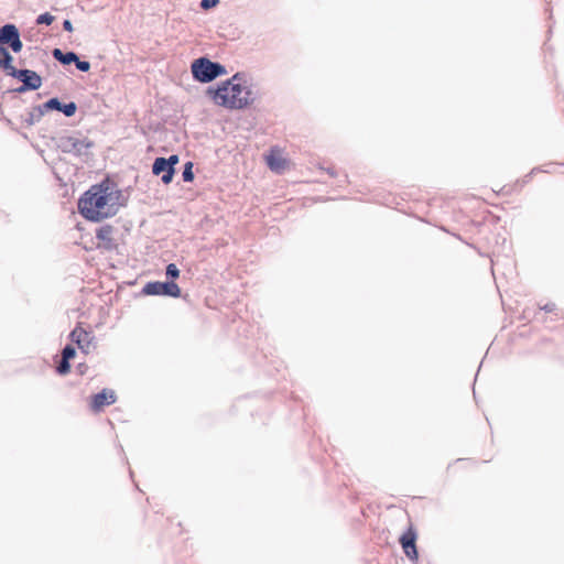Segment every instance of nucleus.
<instances>
[{
  "label": "nucleus",
  "instance_id": "nucleus-8",
  "mask_svg": "<svg viewBox=\"0 0 564 564\" xmlns=\"http://www.w3.org/2000/svg\"><path fill=\"white\" fill-rule=\"evenodd\" d=\"M399 542L406 557L412 562H417L419 552L416 549V532L413 527H409V529L400 536Z\"/></svg>",
  "mask_w": 564,
  "mask_h": 564
},
{
  "label": "nucleus",
  "instance_id": "nucleus-21",
  "mask_svg": "<svg viewBox=\"0 0 564 564\" xmlns=\"http://www.w3.org/2000/svg\"><path fill=\"white\" fill-rule=\"evenodd\" d=\"M54 19H55V18H54L51 13H48V12H44V13L40 14V15L36 18V21H35V22H36V24H37V25H42V24H44V25H50V24H52V22L54 21Z\"/></svg>",
  "mask_w": 564,
  "mask_h": 564
},
{
  "label": "nucleus",
  "instance_id": "nucleus-9",
  "mask_svg": "<svg viewBox=\"0 0 564 564\" xmlns=\"http://www.w3.org/2000/svg\"><path fill=\"white\" fill-rule=\"evenodd\" d=\"M13 78L24 84L30 90H36L42 86V77L32 69L21 68L13 70Z\"/></svg>",
  "mask_w": 564,
  "mask_h": 564
},
{
  "label": "nucleus",
  "instance_id": "nucleus-18",
  "mask_svg": "<svg viewBox=\"0 0 564 564\" xmlns=\"http://www.w3.org/2000/svg\"><path fill=\"white\" fill-rule=\"evenodd\" d=\"M165 275L169 279V281H174L180 276V270L174 263H170L165 268Z\"/></svg>",
  "mask_w": 564,
  "mask_h": 564
},
{
  "label": "nucleus",
  "instance_id": "nucleus-14",
  "mask_svg": "<svg viewBox=\"0 0 564 564\" xmlns=\"http://www.w3.org/2000/svg\"><path fill=\"white\" fill-rule=\"evenodd\" d=\"M52 56L62 65H70L77 59V54L75 52H63L61 48H54L52 51Z\"/></svg>",
  "mask_w": 564,
  "mask_h": 564
},
{
  "label": "nucleus",
  "instance_id": "nucleus-10",
  "mask_svg": "<svg viewBox=\"0 0 564 564\" xmlns=\"http://www.w3.org/2000/svg\"><path fill=\"white\" fill-rule=\"evenodd\" d=\"M42 108H44L47 112L56 110L66 117H73L76 113L77 105L74 101L64 104L57 97H53L42 104Z\"/></svg>",
  "mask_w": 564,
  "mask_h": 564
},
{
  "label": "nucleus",
  "instance_id": "nucleus-4",
  "mask_svg": "<svg viewBox=\"0 0 564 564\" xmlns=\"http://www.w3.org/2000/svg\"><path fill=\"white\" fill-rule=\"evenodd\" d=\"M57 147L63 153L73 154L83 162H87L91 156L90 149L94 147V142L88 138L66 135L59 138Z\"/></svg>",
  "mask_w": 564,
  "mask_h": 564
},
{
  "label": "nucleus",
  "instance_id": "nucleus-24",
  "mask_svg": "<svg viewBox=\"0 0 564 564\" xmlns=\"http://www.w3.org/2000/svg\"><path fill=\"white\" fill-rule=\"evenodd\" d=\"M74 64H75L76 68L83 73H87L90 69V63L88 61L79 59L78 56Z\"/></svg>",
  "mask_w": 564,
  "mask_h": 564
},
{
  "label": "nucleus",
  "instance_id": "nucleus-5",
  "mask_svg": "<svg viewBox=\"0 0 564 564\" xmlns=\"http://www.w3.org/2000/svg\"><path fill=\"white\" fill-rule=\"evenodd\" d=\"M2 48L12 53H20L23 48L20 30L13 23H6L0 26V50Z\"/></svg>",
  "mask_w": 564,
  "mask_h": 564
},
{
  "label": "nucleus",
  "instance_id": "nucleus-6",
  "mask_svg": "<svg viewBox=\"0 0 564 564\" xmlns=\"http://www.w3.org/2000/svg\"><path fill=\"white\" fill-rule=\"evenodd\" d=\"M142 293L144 295L180 297L181 289L174 281H153L144 284Z\"/></svg>",
  "mask_w": 564,
  "mask_h": 564
},
{
  "label": "nucleus",
  "instance_id": "nucleus-15",
  "mask_svg": "<svg viewBox=\"0 0 564 564\" xmlns=\"http://www.w3.org/2000/svg\"><path fill=\"white\" fill-rule=\"evenodd\" d=\"M0 55L2 58V69L8 76L13 77V70H18V68L13 66L14 57L11 54V51L2 48L0 50Z\"/></svg>",
  "mask_w": 564,
  "mask_h": 564
},
{
  "label": "nucleus",
  "instance_id": "nucleus-12",
  "mask_svg": "<svg viewBox=\"0 0 564 564\" xmlns=\"http://www.w3.org/2000/svg\"><path fill=\"white\" fill-rule=\"evenodd\" d=\"M117 397L113 390L102 389L93 397L91 410L99 412L104 406L115 403Z\"/></svg>",
  "mask_w": 564,
  "mask_h": 564
},
{
  "label": "nucleus",
  "instance_id": "nucleus-16",
  "mask_svg": "<svg viewBox=\"0 0 564 564\" xmlns=\"http://www.w3.org/2000/svg\"><path fill=\"white\" fill-rule=\"evenodd\" d=\"M46 112L47 111L44 108H42V105L35 106L28 113L26 118L24 119V122L28 126H33L35 122H39Z\"/></svg>",
  "mask_w": 564,
  "mask_h": 564
},
{
  "label": "nucleus",
  "instance_id": "nucleus-13",
  "mask_svg": "<svg viewBox=\"0 0 564 564\" xmlns=\"http://www.w3.org/2000/svg\"><path fill=\"white\" fill-rule=\"evenodd\" d=\"M113 227L111 225H104L96 230V238L102 241L104 248L112 250L116 245L112 239Z\"/></svg>",
  "mask_w": 564,
  "mask_h": 564
},
{
  "label": "nucleus",
  "instance_id": "nucleus-7",
  "mask_svg": "<svg viewBox=\"0 0 564 564\" xmlns=\"http://www.w3.org/2000/svg\"><path fill=\"white\" fill-rule=\"evenodd\" d=\"M69 338L73 343H75L83 354H89L91 348H96V344L94 343V335L90 332L82 328L80 326H76L69 334Z\"/></svg>",
  "mask_w": 564,
  "mask_h": 564
},
{
  "label": "nucleus",
  "instance_id": "nucleus-23",
  "mask_svg": "<svg viewBox=\"0 0 564 564\" xmlns=\"http://www.w3.org/2000/svg\"><path fill=\"white\" fill-rule=\"evenodd\" d=\"M75 355H76V349H75V347H74V346H72V345H69V344H68V345H66V346L63 348V350H62V358H63V359H65V358H66V360H70V359H73V358L75 357Z\"/></svg>",
  "mask_w": 564,
  "mask_h": 564
},
{
  "label": "nucleus",
  "instance_id": "nucleus-26",
  "mask_svg": "<svg viewBox=\"0 0 564 564\" xmlns=\"http://www.w3.org/2000/svg\"><path fill=\"white\" fill-rule=\"evenodd\" d=\"M165 161H167L169 167L175 169V165L178 163L180 158L177 154H172L169 158H165Z\"/></svg>",
  "mask_w": 564,
  "mask_h": 564
},
{
  "label": "nucleus",
  "instance_id": "nucleus-11",
  "mask_svg": "<svg viewBox=\"0 0 564 564\" xmlns=\"http://www.w3.org/2000/svg\"><path fill=\"white\" fill-rule=\"evenodd\" d=\"M152 173L156 176L161 175L162 183L167 185L173 181L175 169L169 167L165 158L159 156L152 164Z\"/></svg>",
  "mask_w": 564,
  "mask_h": 564
},
{
  "label": "nucleus",
  "instance_id": "nucleus-19",
  "mask_svg": "<svg viewBox=\"0 0 564 564\" xmlns=\"http://www.w3.org/2000/svg\"><path fill=\"white\" fill-rule=\"evenodd\" d=\"M182 177L184 182H192L194 180L193 163L186 162L184 164Z\"/></svg>",
  "mask_w": 564,
  "mask_h": 564
},
{
  "label": "nucleus",
  "instance_id": "nucleus-28",
  "mask_svg": "<svg viewBox=\"0 0 564 564\" xmlns=\"http://www.w3.org/2000/svg\"><path fill=\"white\" fill-rule=\"evenodd\" d=\"M26 91H31L28 87H24V84L22 83L21 86L14 88V89H9L7 93L9 94H24Z\"/></svg>",
  "mask_w": 564,
  "mask_h": 564
},
{
  "label": "nucleus",
  "instance_id": "nucleus-2",
  "mask_svg": "<svg viewBox=\"0 0 564 564\" xmlns=\"http://www.w3.org/2000/svg\"><path fill=\"white\" fill-rule=\"evenodd\" d=\"M207 95L213 101L226 109L241 110L248 108L254 101L251 87H240L239 84H218L216 88L208 87Z\"/></svg>",
  "mask_w": 564,
  "mask_h": 564
},
{
  "label": "nucleus",
  "instance_id": "nucleus-1",
  "mask_svg": "<svg viewBox=\"0 0 564 564\" xmlns=\"http://www.w3.org/2000/svg\"><path fill=\"white\" fill-rule=\"evenodd\" d=\"M120 196L107 181L90 186L78 199V212L87 220L98 223L115 216L119 205L115 202Z\"/></svg>",
  "mask_w": 564,
  "mask_h": 564
},
{
  "label": "nucleus",
  "instance_id": "nucleus-27",
  "mask_svg": "<svg viewBox=\"0 0 564 564\" xmlns=\"http://www.w3.org/2000/svg\"><path fill=\"white\" fill-rule=\"evenodd\" d=\"M540 308L543 310L546 313H554V312H556V305H555V303H552V302L546 303V304L540 306Z\"/></svg>",
  "mask_w": 564,
  "mask_h": 564
},
{
  "label": "nucleus",
  "instance_id": "nucleus-20",
  "mask_svg": "<svg viewBox=\"0 0 564 564\" xmlns=\"http://www.w3.org/2000/svg\"><path fill=\"white\" fill-rule=\"evenodd\" d=\"M267 164L272 171H279L282 167L281 159L274 155H269L267 158Z\"/></svg>",
  "mask_w": 564,
  "mask_h": 564
},
{
  "label": "nucleus",
  "instance_id": "nucleus-29",
  "mask_svg": "<svg viewBox=\"0 0 564 564\" xmlns=\"http://www.w3.org/2000/svg\"><path fill=\"white\" fill-rule=\"evenodd\" d=\"M63 29L67 32H72L73 31V24L70 22V20H64L63 22Z\"/></svg>",
  "mask_w": 564,
  "mask_h": 564
},
{
  "label": "nucleus",
  "instance_id": "nucleus-22",
  "mask_svg": "<svg viewBox=\"0 0 564 564\" xmlns=\"http://www.w3.org/2000/svg\"><path fill=\"white\" fill-rule=\"evenodd\" d=\"M69 370H70L69 360H66V358L65 359L62 358L61 361L58 362V365L56 366V372L58 375L64 376V375H67L69 372Z\"/></svg>",
  "mask_w": 564,
  "mask_h": 564
},
{
  "label": "nucleus",
  "instance_id": "nucleus-30",
  "mask_svg": "<svg viewBox=\"0 0 564 564\" xmlns=\"http://www.w3.org/2000/svg\"><path fill=\"white\" fill-rule=\"evenodd\" d=\"M326 172L333 177L337 176V171L334 167H327Z\"/></svg>",
  "mask_w": 564,
  "mask_h": 564
},
{
  "label": "nucleus",
  "instance_id": "nucleus-17",
  "mask_svg": "<svg viewBox=\"0 0 564 564\" xmlns=\"http://www.w3.org/2000/svg\"><path fill=\"white\" fill-rule=\"evenodd\" d=\"M221 84L227 86L239 84L240 87H251L250 85H248L247 75L242 72H237L229 79L221 82Z\"/></svg>",
  "mask_w": 564,
  "mask_h": 564
},
{
  "label": "nucleus",
  "instance_id": "nucleus-3",
  "mask_svg": "<svg viewBox=\"0 0 564 564\" xmlns=\"http://www.w3.org/2000/svg\"><path fill=\"white\" fill-rule=\"evenodd\" d=\"M191 72L193 78L202 84L210 83L217 77L227 74V69L223 64L213 62L205 56L198 57L192 63Z\"/></svg>",
  "mask_w": 564,
  "mask_h": 564
},
{
  "label": "nucleus",
  "instance_id": "nucleus-25",
  "mask_svg": "<svg viewBox=\"0 0 564 564\" xmlns=\"http://www.w3.org/2000/svg\"><path fill=\"white\" fill-rule=\"evenodd\" d=\"M218 3L219 0H202L199 6L203 10H208L216 7Z\"/></svg>",
  "mask_w": 564,
  "mask_h": 564
}]
</instances>
